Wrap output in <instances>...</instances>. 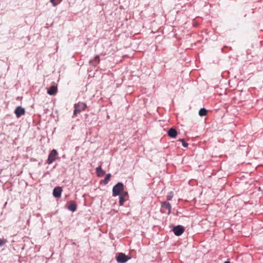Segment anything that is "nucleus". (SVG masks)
I'll return each instance as SVG.
<instances>
[{
  "instance_id": "14",
  "label": "nucleus",
  "mask_w": 263,
  "mask_h": 263,
  "mask_svg": "<svg viewBox=\"0 0 263 263\" xmlns=\"http://www.w3.org/2000/svg\"><path fill=\"white\" fill-rule=\"evenodd\" d=\"M207 115V110L204 108H201L199 111V115L201 117L205 116Z\"/></svg>"
},
{
  "instance_id": "11",
  "label": "nucleus",
  "mask_w": 263,
  "mask_h": 263,
  "mask_svg": "<svg viewBox=\"0 0 263 263\" xmlns=\"http://www.w3.org/2000/svg\"><path fill=\"white\" fill-rule=\"evenodd\" d=\"M168 135L171 138H176L177 135V132L174 128H170L167 132Z\"/></svg>"
},
{
  "instance_id": "10",
  "label": "nucleus",
  "mask_w": 263,
  "mask_h": 263,
  "mask_svg": "<svg viewBox=\"0 0 263 263\" xmlns=\"http://www.w3.org/2000/svg\"><path fill=\"white\" fill-rule=\"evenodd\" d=\"M99 63L100 57L98 55H96L92 60L89 61L90 64L94 66H96Z\"/></svg>"
},
{
  "instance_id": "19",
  "label": "nucleus",
  "mask_w": 263,
  "mask_h": 263,
  "mask_svg": "<svg viewBox=\"0 0 263 263\" xmlns=\"http://www.w3.org/2000/svg\"><path fill=\"white\" fill-rule=\"evenodd\" d=\"M179 141L182 143L183 147H187L188 144L186 142H185V140L183 139H180L179 140Z\"/></svg>"
},
{
  "instance_id": "18",
  "label": "nucleus",
  "mask_w": 263,
  "mask_h": 263,
  "mask_svg": "<svg viewBox=\"0 0 263 263\" xmlns=\"http://www.w3.org/2000/svg\"><path fill=\"white\" fill-rule=\"evenodd\" d=\"M174 196V193L173 192L171 191L170 192L168 195L166 196V199L167 200H171Z\"/></svg>"
},
{
  "instance_id": "3",
  "label": "nucleus",
  "mask_w": 263,
  "mask_h": 263,
  "mask_svg": "<svg viewBox=\"0 0 263 263\" xmlns=\"http://www.w3.org/2000/svg\"><path fill=\"white\" fill-rule=\"evenodd\" d=\"M172 205L171 203L167 201H163L161 204L160 211L162 213H166L170 214L171 212Z\"/></svg>"
},
{
  "instance_id": "6",
  "label": "nucleus",
  "mask_w": 263,
  "mask_h": 263,
  "mask_svg": "<svg viewBox=\"0 0 263 263\" xmlns=\"http://www.w3.org/2000/svg\"><path fill=\"white\" fill-rule=\"evenodd\" d=\"M173 231L175 235L179 236L183 234L184 231V229L183 226L178 225L175 227Z\"/></svg>"
},
{
  "instance_id": "16",
  "label": "nucleus",
  "mask_w": 263,
  "mask_h": 263,
  "mask_svg": "<svg viewBox=\"0 0 263 263\" xmlns=\"http://www.w3.org/2000/svg\"><path fill=\"white\" fill-rule=\"evenodd\" d=\"M126 199L123 197V195H119V205L120 206L123 205Z\"/></svg>"
},
{
  "instance_id": "9",
  "label": "nucleus",
  "mask_w": 263,
  "mask_h": 263,
  "mask_svg": "<svg viewBox=\"0 0 263 263\" xmlns=\"http://www.w3.org/2000/svg\"><path fill=\"white\" fill-rule=\"evenodd\" d=\"M67 208L68 210L73 212L77 210V205L74 201H70Z\"/></svg>"
},
{
  "instance_id": "5",
  "label": "nucleus",
  "mask_w": 263,
  "mask_h": 263,
  "mask_svg": "<svg viewBox=\"0 0 263 263\" xmlns=\"http://www.w3.org/2000/svg\"><path fill=\"white\" fill-rule=\"evenodd\" d=\"M116 260L118 263H125L130 259L124 253H119L116 256Z\"/></svg>"
},
{
  "instance_id": "2",
  "label": "nucleus",
  "mask_w": 263,
  "mask_h": 263,
  "mask_svg": "<svg viewBox=\"0 0 263 263\" xmlns=\"http://www.w3.org/2000/svg\"><path fill=\"white\" fill-rule=\"evenodd\" d=\"M124 190V184L122 182L117 183L112 188V196L119 195Z\"/></svg>"
},
{
  "instance_id": "21",
  "label": "nucleus",
  "mask_w": 263,
  "mask_h": 263,
  "mask_svg": "<svg viewBox=\"0 0 263 263\" xmlns=\"http://www.w3.org/2000/svg\"><path fill=\"white\" fill-rule=\"evenodd\" d=\"M119 195H123V197H126L128 196V193L126 191L123 192L121 194H120Z\"/></svg>"
},
{
  "instance_id": "13",
  "label": "nucleus",
  "mask_w": 263,
  "mask_h": 263,
  "mask_svg": "<svg viewBox=\"0 0 263 263\" xmlns=\"http://www.w3.org/2000/svg\"><path fill=\"white\" fill-rule=\"evenodd\" d=\"M96 173L98 177H102L105 174V172L104 171L101 167V165H99L96 168Z\"/></svg>"
},
{
  "instance_id": "20",
  "label": "nucleus",
  "mask_w": 263,
  "mask_h": 263,
  "mask_svg": "<svg viewBox=\"0 0 263 263\" xmlns=\"http://www.w3.org/2000/svg\"><path fill=\"white\" fill-rule=\"evenodd\" d=\"M7 242V241L5 239H0V247H2L5 245Z\"/></svg>"
},
{
  "instance_id": "15",
  "label": "nucleus",
  "mask_w": 263,
  "mask_h": 263,
  "mask_svg": "<svg viewBox=\"0 0 263 263\" xmlns=\"http://www.w3.org/2000/svg\"><path fill=\"white\" fill-rule=\"evenodd\" d=\"M110 177H111L110 174H108L106 175L105 179L103 181V183L104 184L106 185L108 183Z\"/></svg>"
},
{
  "instance_id": "4",
  "label": "nucleus",
  "mask_w": 263,
  "mask_h": 263,
  "mask_svg": "<svg viewBox=\"0 0 263 263\" xmlns=\"http://www.w3.org/2000/svg\"><path fill=\"white\" fill-rule=\"evenodd\" d=\"M58 156V153L57 151L55 149H53L50 152L49 154L46 163L48 164H51L53 162V161H54L57 159Z\"/></svg>"
},
{
  "instance_id": "22",
  "label": "nucleus",
  "mask_w": 263,
  "mask_h": 263,
  "mask_svg": "<svg viewBox=\"0 0 263 263\" xmlns=\"http://www.w3.org/2000/svg\"><path fill=\"white\" fill-rule=\"evenodd\" d=\"M224 263H230V262L229 261H226L224 262Z\"/></svg>"
},
{
  "instance_id": "1",
  "label": "nucleus",
  "mask_w": 263,
  "mask_h": 263,
  "mask_svg": "<svg viewBox=\"0 0 263 263\" xmlns=\"http://www.w3.org/2000/svg\"><path fill=\"white\" fill-rule=\"evenodd\" d=\"M87 107V105L85 103L79 102L78 103L74 105L73 115L76 116L78 114L84 110Z\"/></svg>"
},
{
  "instance_id": "8",
  "label": "nucleus",
  "mask_w": 263,
  "mask_h": 263,
  "mask_svg": "<svg viewBox=\"0 0 263 263\" xmlns=\"http://www.w3.org/2000/svg\"><path fill=\"white\" fill-rule=\"evenodd\" d=\"M62 192V188L61 187H60V186L56 187L53 189V195L55 198H59L61 197Z\"/></svg>"
},
{
  "instance_id": "7",
  "label": "nucleus",
  "mask_w": 263,
  "mask_h": 263,
  "mask_svg": "<svg viewBox=\"0 0 263 263\" xmlns=\"http://www.w3.org/2000/svg\"><path fill=\"white\" fill-rule=\"evenodd\" d=\"M14 113L16 117L18 118L25 114V110L21 106H18L15 108Z\"/></svg>"
},
{
  "instance_id": "17",
  "label": "nucleus",
  "mask_w": 263,
  "mask_h": 263,
  "mask_svg": "<svg viewBox=\"0 0 263 263\" xmlns=\"http://www.w3.org/2000/svg\"><path fill=\"white\" fill-rule=\"evenodd\" d=\"M62 1L63 0H50V2L52 3V5L55 7Z\"/></svg>"
},
{
  "instance_id": "12",
  "label": "nucleus",
  "mask_w": 263,
  "mask_h": 263,
  "mask_svg": "<svg viewBox=\"0 0 263 263\" xmlns=\"http://www.w3.org/2000/svg\"><path fill=\"white\" fill-rule=\"evenodd\" d=\"M57 87L56 86H51L47 90V93L50 95H54L57 92Z\"/></svg>"
}]
</instances>
